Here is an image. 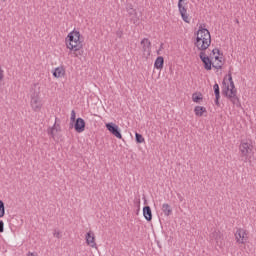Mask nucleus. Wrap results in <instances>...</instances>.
<instances>
[{
    "instance_id": "24",
    "label": "nucleus",
    "mask_w": 256,
    "mask_h": 256,
    "mask_svg": "<svg viewBox=\"0 0 256 256\" xmlns=\"http://www.w3.org/2000/svg\"><path fill=\"white\" fill-rule=\"evenodd\" d=\"M136 143H145V138L139 133H135Z\"/></svg>"
},
{
    "instance_id": "13",
    "label": "nucleus",
    "mask_w": 256,
    "mask_h": 256,
    "mask_svg": "<svg viewBox=\"0 0 256 256\" xmlns=\"http://www.w3.org/2000/svg\"><path fill=\"white\" fill-rule=\"evenodd\" d=\"M74 129L76 133H83L85 131V120L83 118H77L74 122Z\"/></svg>"
},
{
    "instance_id": "20",
    "label": "nucleus",
    "mask_w": 256,
    "mask_h": 256,
    "mask_svg": "<svg viewBox=\"0 0 256 256\" xmlns=\"http://www.w3.org/2000/svg\"><path fill=\"white\" fill-rule=\"evenodd\" d=\"M194 113L196 117H203V113H207V108L203 106H196L194 108Z\"/></svg>"
},
{
    "instance_id": "8",
    "label": "nucleus",
    "mask_w": 256,
    "mask_h": 256,
    "mask_svg": "<svg viewBox=\"0 0 256 256\" xmlns=\"http://www.w3.org/2000/svg\"><path fill=\"white\" fill-rule=\"evenodd\" d=\"M178 11L185 23H189V14H187V6L185 5V0L178 1Z\"/></svg>"
},
{
    "instance_id": "11",
    "label": "nucleus",
    "mask_w": 256,
    "mask_h": 256,
    "mask_svg": "<svg viewBox=\"0 0 256 256\" xmlns=\"http://www.w3.org/2000/svg\"><path fill=\"white\" fill-rule=\"evenodd\" d=\"M199 57L204 64V69L206 71H211V68L213 67V62L209 58V56H206L205 52H200Z\"/></svg>"
},
{
    "instance_id": "7",
    "label": "nucleus",
    "mask_w": 256,
    "mask_h": 256,
    "mask_svg": "<svg viewBox=\"0 0 256 256\" xmlns=\"http://www.w3.org/2000/svg\"><path fill=\"white\" fill-rule=\"evenodd\" d=\"M234 235L236 243H239L240 245H245V243H247V230L243 228H238Z\"/></svg>"
},
{
    "instance_id": "1",
    "label": "nucleus",
    "mask_w": 256,
    "mask_h": 256,
    "mask_svg": "<svg viewBox=\"0 0 256 256\" xmlns=\"http://www.w3.org/2000/svg\"><path fill=\"white\" fill-rule=\"evenodd\" d=\"M67 49L73 52V57H83V42H81V33L79 31H72L67 36Z\"/></svg>"
},
{
    "instance_id": "2",
    "label": "nucleus",
    "mask_w": 256,
    "mask_h": 256,
    "mask_svg": "<svg viewBox=\"0 0 256 256\" xmlns=\"http://www.w3.org/2000/svg\"><path fill=\"white\" fill-rule=\"evenodd\" d=\"M222 95H225V97H227V99H229V101H231V103L236 107H241V101L237 96V89L235 88L234 82H230V86H225V88L222 90Z\"/></svg>"
},
{
    "instance_id": "15",
    "label": "nucleus",
    "mask_w": 256,
    "mask_h": 256,
    "mask_svg": "<svg viewBox=\"0 0 256 256\" xmlns=\"http://www.w3.org/2000/svg\"><path fill=\"white\" fill-rule=\"evenodd\" d=\"M61 131V126L57 124V121L54 123V125L51 128H48V135L52 137V139H55V135Z\"/></svg>"
},
{
    "instance_id": "18",
    "label": "nucleus",
    "mask_w": 256,
    "mask_h": 256,
    "mask_svg": "<svg viewBox=\"0 0 256 256\" xmlns=\"http://www.w3.org/2000/svg\"><path fill=\"white\" fill-rule=\"evenodd\" d=\"M162 212L164 213L165 217H169L173 213V209L171 205L164 203L162 204Z\"/></svg>"
},
{
    "instance_id": "28",
    "label": "nucleus",
    "mask_w": 256,
    "mask_h": 256,
    "mask_svg": "<svg viewBox=\"0 0 256 256\" xmlns=\"http://www.w3.org/2000/svg\"><path fill=\"white\" fill-rule=\"evenodd\" d=\"M213 90H214V95L221 93V91L219 90V84L217 83L214 84Z\"/></svg>"
},
{
    "instance_id": "17",
    "label": "nucleus",
    "mask_w": 256,
    "mask_h": 256,
    "mask_svg": "<svg viewBox=\"0 0 256 256\" xmlns=\"http://www.w3.org/2000/svg\"><path fill=\"white\" fill-rule=\"evenodd\" d=\"M65 75V68L64 67H57L53 71V77H56V79H59Z\"/></svg>"
},
{
    "instance_id": "39",
    "label": "nucleus",
    "mask_w": 256,
    "mask_h": 256,
    "mask_svg": "<svg viewBox=\"0 0 256 256\" xmlns=\"http://www.w3.org/2000/svg\"><path fill=\"white\" fill-rule=\"evenodd\" d=\"M236 23H239V20H236Z\"/></svg>"
},
{
    "instance_id": "5",
    "label": "nucleus",
    "mask_w": 256,
    "mask_h": 256,
    "mask_svg": "<svg viewBox=\"0 0 256 256\" xmlns=\"http://www.w3.org/2000/svg\"><path fill=\"white\" fill-rule=\"evenodd\" d=\"M30 105L32 110L35 111V113H39L41 109H43V102H41V98H39V94H33L31 96Z\"/></svg>"
},
{
    "instance_id": "12",
    "label": "nucleus",
    "mask_w": 256,
    "mask_h": 256,
    "mask_svg": "<svg viewBox=\"0 0 256 256\" xmlns=\"http://www.w3.org/2000/svg\"><path fill=\"white\" fill-rule=\"evenodd\" d=\"M140 45H142L143 54L149 57V55H151V41H149L147 38H143Z\"/></svg>"
},
{
    "instance_id": "21",
    "label": "nucleus",
    "mask_w": 256,
    "mask_h": 256,
    "mask_svg": "<svg viewBox=\"0 0 256 256\" xmlns=\"http://www.w3.org/2000/svg\"><path fill=\"white\" fill-rule=\"evenodd\" d=\"M210 239L212 241H215L217 244L221 241V232L219 231H214L210 234Z\"/></svg>"
},
{
    "instance_id": "31",
    "label": "nucleus",
    "mask_w": 256,
    "mask_h": 256,
    "mask_svg": "<svg viewBox=\"0 0 256 256\" xmlns=\"http://www.w3.org/2000/svg\"><path fill=\"white\" fill-rule=\"evenodd\" d=\"M221 51H219V48H214L212 50V55H220Z\"/></svg>"
},
{
    "instance_id": "32",
    "label": "nucleus",
    "mask_w": 256,
    "mask_h": 256,
    "mask_svg": "<svg viewBox=\"0 0 256 256\" xmlns=\"http://www.w3.org/2000/svg\"><path fill=\"white\" fill-rule=\"evenodd\" d=\"M3 77H4L3 69L0 67V81H3Z\"/></svg>"
},
{
    "instance_id": "33",
    "label": "nucleus",
    "mask_w": 256,
    "mask_h": 256,
    "mask_svg": "<svg viewBox=\"0 0 256 256\" xmlns=\"http://www.w3.org/2000/svg\"><path fill=\"white\" fill-rule=\"evenodd\" d=\"M177 197H178L180 202H183L184 198H183V195H181V193H178Z\"/></svg>"
},
{
    "instance_id": "27",
    "label": "nucleus",
    "mask_w": 256,
    "mask_h": 256,
    "mask_svg": "<svg viewBox=\"0 0 256 256\" xmlns=\"http://www.w3.org/2000/svg\"><path fill=\"white\" fill-rule=\"evenodd\" d=\"M220 99H221V93L215 94V101H214V103H215V105L217 107H221V103L219 102Z\"/></svg>"
},
{
    "instance_id": "22",
    "label": "nucleus",
    "mask_w": 256,
    "mask_h": 256,
    "mask_svg": "<svg viewBox=\"0 0 256 256\" xmlns=\"http://www.w3.org/2000/svg\"><path fill=\"white\" fill-rule=\"evenodd\" d=\"M192 100L194 101V103H199V101H203V95L198 94V93H194L192 95Z\"/></svg>"
},
{
    "instance_id": "26",
    "label": "nucleus",
    "mask_w": 256,
    "mask_h": 256,
    "mask_svg": "<svg viewBox=\"0 0 256 256\" xmlns=\"http://www.w3.org/2000/svg\"><path fill=\"white\" fill-rule=\"evenodd\" d=\"M76 119V113L75 110L71 111V116H70V127H73V123H75Z\"/></svg>"
},
{
    "instance_id": "34",
    "label": "nucleus",
    "mask_w": 256,
    "mask_h": 256,
    "mask_svg": "<svg viewBox=\"0 0 256 256\" xmlns=\"http://www.w3.org/2000/svg\"><path fill=\"white\" fill-rule=\"evenodd\" d=\"M215 61H221L223 60V58L219 57V54H217L215 57H214Z\"/></svg>"
},
{
    "instance_id": "23",
    "label": "nucleus",
    "mask_w": 256,
    "mask_h": 256,
    "mask_svg": "<svg viewBox=\"0 0 256 256\" xmlns=\"http://www.w3.org/2000/svg\"><path fill=\"white\" fill-rule=\"evenodd\" d=\"M212 67L214 69H222L223 68V60H216L213 64Z\"/></svg>"
},
{
    "instance_id": "6",
    "label": "nucleus",
    "mask_w": 256,
    "mask_h": 256,
    "mask_svg": "<svg viewBox=\"0 0 256 256\" xmlns=\"http://www.w3.org/2000/svg\"><path fill=\"white\" fill-rule=\"evenodd\" d=\"M126 11L128 13V17L130 18V22L134 25H138L139 16L137 15V10L133 8V4H127Z\"/></svg>"
},
{
    "instance_id": "16",
    "label": "nucleus",
    "mask_w": 256,
    "mask_h": 256,
    "mask_svg": "<svg viewBox=\"0 0 256 256\" xmlns=\"http://www.w3.org/2000/svg\"><path fill=\"white\" fill-rule=\"evenodd\" d=\"M143 215L146 221H152L153 220V212L151 211L150 206H144L143 207Z\"/></svg>"
},
{
    "instance_id": "30",
    "label": "nucleus",
    "mask_w": 256,
    "mask_h": 256,
    "mask_svg": "<svg viewBox=\"0 0 256 256\" xmlns=\"http://www.w3.org/2000/svg\"><path fill=\"white\" fill-rule=\"evenodd\" d=\"M53 236L56 237V239H61V232L55 230L54 233H53Z\"/></svg>"
},
{
    "instance_id": "10",
    "label": "nucleus",
    "mask_w": 256,
    "mask_h": 256,
    "mask_svg": "<svg viewBox=\"0 0 256 256\" xmlns=\"http://www.w3.org/2000/svg\"><path fill=\"white\" fill-rule=\"evenodd\" d=\"M106 129H108L114 137H117V139H123V135H121V130H119L117 124L113 122L106 123Z\"/></svg>"
},
{
    "instance_id": "9",
    "label": "nucleus",
    "mask_w": 256,
    "mask_h": 256,
    "mask_svg": "<svg viewBox=\"0 0 256 256\" xmlns=\"http://www.w3.org/2000/svg\"><path fill=\"white\" fill-rule=\"evenodd\" d=\"M194 45L200 53H205V51L211 47V38L194 42Z\"/></svg>"
},
{
    "instance_id": "25",
    "label": "nucleus",
    "mask_w": 256,
    "mask_h": 256,
    "mask_svg": "<svg viewBox=\"0 0 256 256\" xmlns=\"http://www.w3.org/2000/svg\"><path fill=\"white\" fill-rule=\"evenodd\" d=\"M0 217H5V203L0 200Z\"/></svg>"
},
{
    "instance_id": "3",
    "label": "nucleus",
    "mask_w": 256,
    "mask_h": 256,
    "mask_svg": "<svg viewBox=\"0 0 256 256\" xmlns=\"http://www.w3.org/2000/svg\"><path fill=\"white\" fill-rule=\"evenodd\" d=\"M241 161L247 163L248 159L253 157V142L250 140H242L239 145Z\"/></svg>"
},
{
    "instance_id": "38",
    "label": "nucleus",
    "mask_w": 256,
    "mask_h": 256,
    "mask_svg": "<svg viewBox=\"0 0 256 256\" xmlns=\"http://www.w3.org/2000/svg\"><path fill=\"white\" fill-rule=\"evenodd\" d=\"M223 85H226L225 81H223Z\"/></svg>"
},
{
    "instance_id": "29",
    "label": "nucleus",
    "mask_w": 256,
    "mask_h": 256,
    "mask_svg": "<svg viewBox=\"0 0 256 256\" xmlns=\"http://www.w3.org/2000/svg\"><path fill=\"white\" fill-rule=\"evenodd\" d=\"M5 223L3 222V220H0V233H3L5 231Z\"/></svg>"
},
{
    "instance_id": "14",
    "label": "nucleus",
    "mask_w": 256,
    "mask_h": 256,
    "mask_svg": "<svg viewBox=\"0 0 256 256\" xmlns=\"http://www.w3.org/2000/svg\"><path fill=\"white\" fill-rule=\"evenodd\" d=\"M86 243L89 247L97 248V243H95V233H93V231L87 232Z\"/></svg>"
},
{
    "instance_id": "19",
    "label": "nucleus",
    "mask_w": 256,
    "mask_h": 256,
    "mask_svg": "<svg viewBox=\"0 0 256 256\" xmlns=\"http://www.w3.org/2000/svg\"><path fill=\"white\" fill-rule=\"evenodd\" d=\"M164 64H165V59L163 58V56H159L156 58L154 62V67L155 69H163Z\"/></svg>"
},
{
    "instance_id": "36",
    "label": "nucleus",
    "mask_w": 256,
    "mask_h": 256,
    "mask_svg": "<svg viewBox=\"0 0 256 256\" xmlns=\"http://www.w3.org/2000/svg\"><path fill=\"white\" fill-rule=\"evenodd\" d=\"M116 35H117V37H121V35H123V32H122V31H118V32L116 33Z\"/></svg>"
},
{
    "instance_id": "4",
    "label": "nucleus",
    "mask_w": 256,
    "mask_h": 256,
    "mask_svg": "<svg viewBox=\"0 0 256 256\" xmlns=\"http://www.w3.org/2000/svg\"><path fill=\"white\" fill-rule=\"evenodd\" d=\"M196 39L194 42H199L205 41V39H211V32L207 30L206 28H203L202 25L199 26L198 31L195 32Z\"/></svg>"
},
{
    "instance_id": "35",
    "label": "nucleus",
    "mask_w": 256,
    "mask_h": 256,
    "mask_svg": "<svg viewBox=\"0 0 256 256\" xmlns=\"http://www.w3.org/2000/svg\"><path fill=\"white\" fill-rule=\"evenodd\" d=\"M228 81H229V83H231V82L233 83V77L231 76V74L228 75Z\"/></svg>"
},
{
    "instance_id": "37",
    "label": "nucleus",
    "mask_w": 256,
    "mask_h": 256,
    "mask_svg": "<svg viewBox=\"0 0 256 256\" xmlns=\"http://www.w3.org/2000/svg\"><path fill=\"white\" fill-rule=\"evenodd\" d=\"M161 49H163V44L160 45L159 50L157 51V54L159 55V51H161Z\"/></svg>"
}]
</instances>
